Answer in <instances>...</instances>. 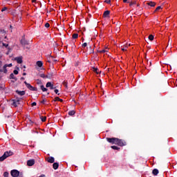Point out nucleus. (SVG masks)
I'll list each match as a JSON object with an SVG mask.
<instances>
[{
	"mask_svg": "<svg viewBox=\"0 0 177 177\" xmlns=\"http://www.w3.org/2000/svg\"><path fill=\"white\" fill-rule=\"evenodd\" d=\"M74 114H75V111H70L68 112V115H74Z\"/></svg>",
	"mask_w": 177,
	"mask_h": 177,
	"instance_id": "nucleus-26",
	"label": "nucleus"
},
{
	"mask_svg": "<svg viewBox=\"0 0 177 177\" xmlns=\"http://www.w3.org/2000/svg\"><path fill=\"white\" fill-rule=\"evenodd\" d=\"M32 106H37V102H32Z\"/></svg>",
	"mask_w": 177,
	"mask_h": 177,
	"instance_id": "nucleus-42",
	"label": "nucleus"
},
{
	"mask_svg": "<svg viewBox=\"0 0 177 177\" xmlns=\"http://www.w3.org/2000/svg\"><path fill=\"white\" fill-rule=\"evenodd\" d=\"M86 46H88V44H87V43H84V44L82 45V48H86Z\"/></svg>",
	"mask_w": 177,
	"mask_h": 177,
	"instance_id": "nucleus-31",
	"label": "nucleus"
},
{
	"mask_svg": "<svg viewBox=\"0 0 177 177\" xmlns=\"http://www.w3.org/2000/svg\"><path fill=\"white\" fill-rule=\"evenodd\" d=\"M21 44L24 46V49H30V46H27V45L30 44V42L26 40L24 37H22L21 39Z\"/></svg>",
	"mask_w": 177,
	"mask_h": 177,
	"instance_id": "nucleus-1",
	"label": "nucleus"
},
{
	"mask_svg": "<svg viewBox=\"0 0 177 177\" xmlns=\"http://www.w3.org/2000/svg\"><path fill=\"white\" fill-rule=\"evenodd\" d=\"M116 140V145H118V146H120L121 147H122V146H127V142L125 140L118 138H117Z\"/></svg>",
	"mask_w": 177,
	"mask_h": 177,
	"instance_id": "nucleus-3",
	"label": "nucleus"
},
{
	"mask_svg": "<svg viewBox=\"0 0 177 177\" xmlns=\"http://www.w3.org/2000/svg\"><path fill=\"white\" fill-rule=\"evenodd\" d=\"M161 9H162L161 6H158V7L156 8L155 12H157V11H158V10H161Z\"/></svg>",
	"mask_w": 177,
	"mask_h": 177,
	"instance_id": "nucleus-32",
	"label": "nucleus"
},
{
	"mask_svg": "<svg viewBox=\"0 0 177 177\" xmlns=\"http://www.w3.org/2000/svg\"><path fill=\"white\" fill-rule=\"evenodd\" d=\"M55 100L56 102H60L61 103H62V102H63V100L60 99V97H55Z\"/></svg>",
	"mask_w": 177,
	"mask_h": 177,
	"instance_id": "nucleus-21",
	"label": "nucleus"
},
{
	"mask_svg": "<svg viewBox=\"0 0 177 177\" xmlns=\"http://www.w3.org/2000/svg\"><path fill=\"white\" fill-rule=\"evenodd\" d=\"M10 80H15V81L17 80V78H16V77L15 76V74H13V73H11L10 75Z\"/></svg>",
	"mask_w": 177,
	"mask_h": 177,
	"instance_id": "nucleus-18",
	"label": "nucleus"
},
{
	"mask_svg": "<svg viewBox=\"0 0 177 177\" xmlns=\"http://www.w3.org/2000/svg\"><path fill=\"white\" fill-rule=\"evenodd\" d=\"M72 37H73V39H77V38H78V34L77 33H74L72 35Z\"/></svg>",
	"mask_w": 177,
	"mask_h": 177,
	"instance_id": "nucleus-22",
	"label": "nucleus"
},
{
	"mask_svg": "<svg viewBox=\"0 0 177 177\" xmlns=\"http://www.w3.org/2000/svg\"><path fill=\"white\" fill-rule=\"evenodd\" d=\"M106 140L109 142V143H112V145H117V138H107Z\"/></svg>",
	"mask_w": 177,
	"mask_h": 177,
	"instance_id": "nucleus-4",
	"label": "nucleus"
},
{
	"mask_svg": "<svg viewBox=\"0 0 177 177\" xmlns=\"http://www.w3.org/2000/svg\"><path fill=\"white\" fill-rule=\"evenodd\" d=\"M16 93L19 95V96H24V95H26V91H19V90H17Z\"/></svg>",
	"mask_w": 177,
	"mask_h": 177,
	"instance_id": "nucleus-11",
	"label": "nucleus"
},
{
	"mask_svg": "<svg viewBox=\"0 0 177 177\" xmlns=\"http://www.w3.org/2000/svg\"><path fill=\"white\" fill-rule=\"evenodd\" d=\"M109 16H110V11L109 10L105 11L103 14V17H109Z\"/></svg>",
	"mask_w": 177,
	"mask_h": 177,
	"instance_id": "nucleus-12",
	"label": "nucleus"
},
{
	"mask_svg": "<svg viewBox=\"0 0 177 177\" xmlns=\"http://www.w3.org/2000/svg\"><path fill=\"white\" fill-rule=\"evenodd\" d=\"M124 3H127L128 2V0H123Z\"/></svg>",
	"mask_w": 177,
	"mask_h": 177,
	"instance_id": "nucleus-44",
	"label": "nucleus"
},
{
	"mask_svg": "<svg viewBox=\"0 0 177 177\" xmlns=\"http://www.w3.org/2000/svg\"><path fill=\"white\" fill-rule=\"evenodd\" d=\"M111 149H113V150H120V147H118L115 145L111 146Z\"/></svg>",
	"mask_w": 177,
	"mask_h": 177,
	"instance_id": "nucleus-23",
	"label": "nucleus"
},
{
	"mask_svg": "<svg viewBox=\"0 0 177 177\" xmlns=\"http://www.w3.org/2000/svg\"><path fill=\"white\" fill-rule=\"evenodd\" d=\"M19 104H20V101L19 100H13L12 106H14V107H17Z\"/></svg>",
	"mask_w": 177,
	"mask_h": 177,
	"instance_id": "nucleus-9",
	"label": "nucleus"
},
{
	"mask_svg": "<svg viewBox=\"0 0 177 177\" xmlns=\"http://www.w3.org/2000/svg\"><path fill=\"white\" fill-rule=\"evenodd\" d=\"M35 164V160L31 159L27 161V165L28 167H32Z\"/></svg>",
	"mask_w": 177,
	"mask_h": 177,
	"instance_id": "nucleus-7",
	"label": "nucleus"
},
{
	"mask_svg": "<svg viewBox=\"0 0 177 177\" xmlns=\"http://www.w3.org/2000/svg\"><path fill=\"white\" fill-rule=\"evenodd\" d=\"M2 63V62H0V64Z\"/></svg>",
	"mask_w": 177,
	"mask_h": 177,
	"instance_id": "nucleus-50",
	"label": "nucleus"
},
{
	"mask_svg": "<svg viewBox=\"0 0 177 177\" xmlns=\"http://www.w3.org/2000/svg\"><path fill=\"white\" fill-rule=\"evenodd\" d=\"M53 169H57L59 168V163L57 162H54L53 165Z\"/></svg>",
	"mask_w": 177,
	"mask_h": 177,
	"instance_id": "nucleus-15",
	"label": "nucleus"
},
{
	"mask_svg": "<svg viewBox=\"0 0 177 177\" xmlns=\"http://www.w3.org/2000/svg\"><path fill=\"white\" fill-rule=\"evenodd\" d=\"M19 174H20V172L16 169L12 170L11 171V176L12 177H17L19 176Z\"/></svg>",
	"mask_w": 177,
	"mask_h": 177,
	"instance_id": "nucleus-6",
	"label": "nucleus"
},
{
	"mask_svg": "<svg viewBox=\"0 0 177 177\" xmlns=\"http://www.w3.org/2000/svg\"><path fill=\"white\" fill-rule=\"evenodd\" d=\"M35 2H37V0H32V3H35Z\"/></svg>",
	"mask_w": 177,
	"mask_h": 177,
	"instance_id": "nucleus-45",
	"label": "nucleus"
},
{
	"mask_svg": "<svg viewBox=\"0 0 177 177\" xmlns=\"http://www.w3.org/2000/svg\"><path fill=\"white\" fill-rule=\"evenodd\" d=\"M0 44H1V41H0Z\"/></svg>",
	"mask_w": 177,
	"mask_h": 177,
	"instance_id": "nucleus-52",
	"label": "nucleus"
},
{
	"mask_svg": "<svg viewBox=\"0 0 177 177\" xmlns=\"http://www.w3.org/2000/svg\"><path fill=\"white\" fill-rule=\"evenodd\" d=\"M56 87L53 86V84H51V86L50 87V89H55Z\"/></svg>",
	"mask_w": 177,
	"mask_h": 177,
	"instance_id": "nucleus-40",
	"label": "nucleus"
},
{
	"mask_svg": "<svg viewBox=\"0 0 177 177\" xmlns=\"http://www.w3.org/2000/svg\"><path fill=\"white\" fill-rule=\"evenodd\" d=\"M153 39H154V36H153V35H151L149 36V41H153Z\"/></svg>",
	"mask_w": 177,
	"mask_h": 177,
	"instance_id": "nucleus-28",
	"label": "nucleus"
},
{
	"mask_svg": "<svg viewBox=\"0 0 177 177\" xmlns=\"http://www.w3.org/2000/svg\"><path fill=\"white\" fill-rule=\"evenodd\" d=\"M45 27H46V28H49V27H50V24H49V23H46L45 24Z\"/></svg>",
	"mask_w": 177,
	"mask_h": 177,
	"instance_id": "nucleus-33",
	"label": "nucleus"
},
{
	"mask_svg": "<svg viewBox=\"0 0 177 177\" xmlns=\"http://www.w3.org/2000/svg\"><path fill=\"white\" fill-rule=\"evenodd\" d=\"M3 156L6 157V158H8V157H10V156H13V152H12L11 151H6L3 155Z\"/></svg>",
	"mask_w": 177,
	"mask_h": 177,
	"instance_id": "nucleus-8",
	"label": "nucleus"
},
{
	"mask_svg": "<svg viewBox=\"0 0 177 177\" xmlns=\"http://www.w3.org/2000/svg\"><path fill=\"white\" fill-rule=\"evenodd\" d=\"M105 2H106V3H110V2H111V0H106Z\"/></svg>",
	"mask_w": 177,
	"mask_h": 177,
	"instance_id": "nucleus-41",
	"label": "nucleus"
},
{
	"mask_svg": "<svg viewBox=\"0 0 177 177\" xmlns=\"http://www.w3.org/2000/svg\"><path fill=\"white\" fill-rule=\"evenodd\" d=\"M6 160V157H5L3 155L0 157V162H2V161H5Z\"/></svg>",
	"mask_w": 177,
	"mask_h": 177,
	"instance_id": "nucleus-24",
	"label": "nucleus"
},
{
	"mask_svg": "<svg viewBox=\"0 0 177 177\" xmlns=\"http://www.w3.org/2000/svg\"><path fill=\"white\" fill-rule=\"evenodd\" d=\"M39 77H41V78H46V75L45 74H44V73H41L39 75Z\"/></svg>",
	"mask_w": 177,
	"mask_h": 177,
	"instance_id": "nucleus-29",
	"label": "nucleus"
},
{
	"mask_svg": "<svg viewBox=\"0 0 177 177\" xmlns=\"http://www.w3.org/2000/svg\"><path fill=\"white\" fill-rule=\"evenodd\" d=\"M100 53H106V52H107L106 50H100L99 51Z\"/></svg>",
	"mask_w": 177,
	"mask_h": 177,
	"instance_id": "nucleus-37",
	"label": "nucleus"
},
{
	"mask_svg": "<svg viewBox=\"0 0 177 177\" xmlns=\"http://www.w3.org/2000/svg\"><path fill=\"white\" fill-rule=\"evenodd\" d=\"M53 84L50 82H48L46 84V88H50Z\"/></svg>",
	"mask_w": 177,
	"mask_h": 177,
	"instance_id": "nucleus-19",
	"label": "nucleus"
},
{
	"mask_svg": "<svg viewBox=\"0 0 177 177\" xmlns=\"http://www.w3.org/2000/svg\"><path fill=\"white\" fill-rule=\"evenodd\" d=\"M30 125H32L34 124V122L30 120Z\"/></svg>",
	"mask_w": 177,
	"mask_h": 177,
	"instance_id": "nucleus-46",
	"label": "nucleus"
},
{
	"mask_svg": "<svg viewBox=\"0 0 177 177\" xmlns=\"http://www.w3.org/2000/svg\"><path fill=\"white\" fill-rule=\"evenodd\" d=\"M147 5H149V6H151L152 8H154V6H156V3L153 1L149 2Z\"/></svg>",
	"mask_w": 177,
	"mask_h": 177,
	"instance_id": "nucleus-17",
	"label": "nucleus"
},
{
	"mask_svg": "<svg viewBox=\"0 0 177 177\" xmlns=\"http://www.w3.org/2000/svg\"><path fill=\"white\" fill-rule=\"evenodd\" d=\"M8 10V7H6V6L3 7L1 9V12H6Z\"/></svg>",
	"mask_w": 177,
	"mask_h": 177,
	"instance_id": "nucleus-25",
	"label": "nucleus"
},
{
	"mask_svg": "<svg viewBox=\"0 0 177 177\" xmlns=\"http://www.w3.org/2000/svg\"><path fill=\"white\" fill-rule=\"evenodd\" d=\"M16 60L19 64H21V63H23V58H21V57H17Z\"/></svg>",
	"mask_w": 177,
	"mask_h": 177,
	"instance_id": "nucleus-13",
	"label": "nucleus"
},
{
	"mask_svg": "<svg viewBox=\"0 0 177 177\" xmlns=\"http://www.w3.org/2000/svg\"><path fill=\"white\" fill-rule=\"evenodd\" d=\"M36 64L38 67H42V66L44 65L41 61H37Z\"/></svg>",
	"mask_w": 177,
	"mask_h": 177,
	"instance_id": "nucleus-16",
	"label": "nucleus"
},
{
	"mask_svg": "<svg viewBox=\"0 0 177 177\" xmlns=\"http://www.w3.org/2000/svg\"><path fill=\"white\" fill-rule=\"evenodd\" d=\"M169 44H170V45H171V40H170V39H169L168 45H169Z\"/></svg>",
	"mask_w": 177,
	"mask_h": 177,
	"instance_id": "nucleus-47",
	"label": "nucleus"
},
{
	"mask_svg": "<svg viewBox=\"0 0 177 177\" xmlns=\"http://www.w3.org/2000/svg\"><path fill=\"white\" fill-rule=\"evenodd\" d=\"M3 46H4L5 48H8V46H9V44H5V43H2Z\"/></svg>",
	"mask_w": 177,
	"mask_h": 177,
	"instance_id": "nucleus-34",
	"label": "nucleus"
},
{
	"mask_svg": "<svg viewBox=\"0 0 177 177\" xmlns=\"http://www.w3.org/2000/svg\"><path fill=\"white\" fill-rule=\"evenodd\" d=\"M24 75H26V73H24Z\"/></svg>",
	"mask_w": 177,
	"mask_h": 177,
	"instance_id": "nucleus-51",
	"label": "nucleus"
},
{
	"mask_svg": "<svg viewBox=\"0 0 177 177\" xmlns=\"http://www.w3.org/2000/svg\"><path fill=\"white\" fill-rule=\"evenodd\" d=\"M24 84L27 88H29L30 91H37V88L31 86L29 83H27L26 81L24 82Z\"/></svg>",
	"mask_w": 177,
	"mask_h": 177,
	"instance_id": "nucleus-5",
	"label": "nucleus"
},
{
	"mask_svg": "<svg viewBox=\"0 0 177 177\" xmlns=\"http://www.w3.org/2000/svg\"><path fill=\"white\" fill-rule=\"evenodd\" d=\"M17 177H23V174H20V173H19V176H17Z\"/></svg>",
	"mask_w": 177,
	"mask_h": 177,
	"instance_id": "nucleus-43",
	"label": "nucleus"
},
{
	"mask_svg": "<svg viewBox=\"0 0 177 177\" xmlns=\"http://www.w3.org/2000/svg\"><path fill=\"white\" fill-rule=\"evenodd\" d=\"M41 120L42 122H45L46 121V116H41Z\"/></svg>",
	"mask_w": 177,
	"mask_h": 177,
	"instance_id": "nucleus-27",
	"label": "nucleus"
},
{
	"mask_svg": "<svg viewBox=\"0 0 177 177\" xmlns=\"http://www.w3.org/2000/svg\"><path fill=\"white\" fill-rule=\"evenodd\" d=\"M55 93H56L57 95H60L59 93V90H57V89H55Z\"/></svg>",
	"mask_w": 177,
	"mask_h": 177,
	"instance_id": "nucleus-39",
	"label": "nucleus"
},
{
	"mask_svg": "<svg viewBox=\"0 0 177 177\" xmlns=\"http://www.w3.org/2000/svg\"><path fill=\"white\" fill-rule=\"evenodd\" d=\"M121 49H122V50L123 52H124V50H127V46H125V47H122Z\"/></svg>",
	"mask_w": 177,
	"mask_h": 177,
	"instance_id": "nucleus-38",
	"label": "nucleus"
},
{
	"mask_svg": "<svg viewBox=\"0 0 177 177\" xmlns=\"http://www.w3.org/2000/svg\"><path fill=\"white\" fill-rule=\"evenodd\" d=\"M13 73H14L15 75H17V74H19V71H18L17 70H14Z\"/></svg>",
	"mask_w": 177,
	"mask_h": 177,
	"instance_id": "nucleus-35",
	"label": "nucleus"
},
{
	"mask_svg": "<svg viewBox=\"0 0 177 177\" xmlns=\"http://www.w3.org/2000/svg\"><path fill=\"white\" fill-rule=\"evenodd\" d=\"M152 174L153 175H154L155 176H157L159 174V171L158 169H154L153 171H152Z\"/></svg>",
	"mask_w": 177,
	"mask_h": 177,
	"instance_id": "nucleus-14",
	"label": "nucleus"
},
{
	"mask_svg": "<svg viewBox=\"0 0 177 177\" xmlns=\"http://www.w3.org/2000/svg\"><path fill=\"white\" fill-rule=\"evenodd\" d=\"M149 66H151V62H149Z\"/></svg>",
	"mask_w": 177,
	"mask_h": 177,
	"instance_id": "nucleus-49",
	"label": "nucleus"
},
{
	"mask_svg": "<svg viewBox=\"0 0 177 177\" xmlns=\"http://www.w3.org/2000/svg\"><path fill=\"white\" fill-rule=\"evenodd\" d=\"M3 176H4V177H8V176H9V173L7 172V171H5V172L3 173Z\"/></svg>",
	"mask_w": 177,
	"mask_h": 177,
	"instance_id": "nucleus-30",
	"label": "nucleus"
},
{
	"mask_svg": "<svg viewBox=\"0 0 177 177\" xmlns=\"http://www.w3.org/2000/svg\"><path fill=\"white\" fill-rule=\"evenodd\" d=\"M46 161L50 162V164H53V162H55V158L49 156L48 158H47Z\"/></svg>",
	"mask_w": 177,
	"mask_h": 177,
	"instance_id": "nucleus-10",
	"label": "nucleus"
},
{
	"mask_svg": "<svg viewBox=\"0 0 177 177\" xmlns=\"http://www.w3.org/2000/svg\"><path fill=\"white\" fill-rule=\"evenodd\" d=\"M4 1H6V2H9V1H10V0H4Z\"/></svg>",
	"mask_w": 177,
	"mask_h": 177,
	"instance_id": "nucleus-48",
	"label": "nucleus"
},
{
	"mask_svg": "<svg viewBox=\"0 0 177 177\" xmlns=\"http://www.w3.org/2000/svg\"><path fill=\"white\" fill-rule=\"evenodd\" d=\"M40 88H41V91H42L43 92H46V91H48V88H45V86H44V85H41V86H40Z\"/></svg>",
	"mask_w": 177,
	"mask_h": 177,
	"instance_id": "nucleus-20",
	"label": "nucleus"
},
{
	"mask_svg": "<svg viewBox=\"0 0 177 177\" xmlns=\"http://www.w3.org/2000/svg\"><path fill=\"white\" fill-rule=\"evenodd\" d=\"M12 64H5L3 66L2 69H0L1 73H4V74H6L8 73V67H12Z\"/></svg>",
	"mask_w": 177,
	"mask_h": 177,
	"instance_id": "nucleus-2",
	"label": "nucleus"
},
{
	"mask_svg": "<svg viewBox=\"0 0 177 177\" xmlns=\"http://www.w3.org/2000/svg\"><path fill=\"white\" fill-rule=\"evenodd\" d=\"M46 102V100L44 99L43 100L41 101V103L42 104H45V103Z\"/></svg>",
	"mask_w": 177,
	"mask_h": 177,
	"instance_id": "nucleus-36",
	"label": "nucleus"
}]
</instances>
